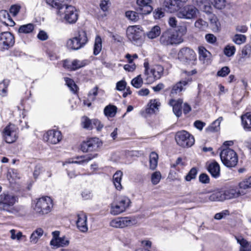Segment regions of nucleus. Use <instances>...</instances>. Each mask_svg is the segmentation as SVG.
<instances>
[{"instance_id": "46", "label": "nucleus", "mask_w": 251, "mask_h": 251, "mask_svg": "<svg viewBox=\"0 0 251 251\" xmlns=\"http://www.w3.org/2000/svg\"><path fill=\"white\" fill-rule=\"evenodd\" d=\"M239 189L245 190L251 188V176L239 183Z\"/></svg>"}, {"instance_id": "45", "label": "nucleus", "mask_w": 251, "mask_h": 251, "mask_svg": "<svg viewBox=\"0 0 251 251\" xmlns=\"http://www.w3.org/2000/svg\"><path fill=\"white\" fill-rule=\"evenodd\" d=\"M222 120V117H219L208 127V130L213 132L218 131L220 129V125Z\"/></svg>"}, {"instance_id": "53", "label": "nucleus", "mask_w": 251, "mask_h": 251, "mask_svg": "<svg viewBox=\"0 0 251 251\" xmlns=\"http://www.w3.org/2000/svg\"><path fill=\"white\" fill-rule=\"evenodd\" d=\"M143 84V79L141 75H138L134 78L131 81V84L136 88H139L142 86Z\"/></svg>"}, {"instance_id": "3", "label": "nucleus", "mask_w": 251, "mask_h": 251, "mask_svg": "<svg viewBox=\"0 0 251 251\" xmlns=\"http://www.w3.org/2000/svg\"><path fill=\"white\" fill-rule=\"evenodd\" d=\"M88 38L86 32L83 30H78L77 34L67 42V47L72 50H78L83 48L87 43Z\"/></svg>"}, {"instance_id": "18", "label": "nucleus", "mask_w": 251, "mask_h": 251, "mask_svg": "<svg viewBox=\"0 0 251 251\" xmlns=\"http://www.w3.org/2000/svg\"><path fill=\"white\" fill-rule=\"evenodd\" d=\"M151 0H137L136 3L138 6V9L142 14H148L150 13L153 9L151 6Z\"/></svg>"}, {"instance_id": "34", "label": "nucleus", "mask_w": 251, "mask_h": 251, "mask_svg": "<svg viewBox=\"0 0 251 251\" xmlns=\"http://www.w3.org/2000/svg\"><path fill=\"white\" fill-rule=\"evenodd\" d=\"M223 190H216L214 191L208 196V200L212 201H224Z\"/></svg>"}, {"instance_id": "17", "label": "nucleus", "mask_w": 251, "mask_h": 251, "mask_svg": "<svg viewBox=\"0 0 251 251\" xmlns=\"http://www.w3.org/2000/svg\"><path fill=\"white\" fill-rule=\"evenodd\" d=\"M71 0H46L48 4L57 10L56 14H61L62 10L70 5L68 3Z\"/></svg>"}, {"instance_id": "42", "label": "nucleus", "mask_w": 251, "mask_h": 251, "mask_svg": "<svg viewBox=\"0 0 251 251\" xmlns=\"http://www.w3.org/2000/svg\"><path fill=\"white\" fill-rule=\"evenodd\" d=\"M93 120H90L89 118L86 116H83L81 118V124L83 128L91 130L93 128V126L92 124Z\"/></svg>"}, {"instance_id": "4", "label": "nucleus", "mask_w": 251, "mask_h": 251, "mask_svg": "<svg viewBox=\"0 0 251 251\" xmlns=\"http://www.w3.org/2000/svg\"><path fill=\"white\" fill-rule=\"evenodd\" d=\"M181 39L174 30L169 29L163 32L160 37V43L164 46H171L182 43Z\"/></svg>"}, {"instance_id": "54", "label": "nucleus", "mask_w": 251, "mask_h": 251, "mask_svg": "<svg viewBox=\"0 0 251 251\" xmlns=\"http://www.w3.org/2000/svg\"><path fill=\"white\" fill-rule=\"evenodd\" d=\"M161 177V174L159 172L156 171L153 173L151 175V182L156 185L159 183Z\"/></svg>"}, {"instance_id": "14", "label": "nucleus", "mask_w": 251, "mask_h": 251, "mask_svg": "<svg viewBox=\"0 0 251 251\" xmlns=\"http://www.w3.org/2000/svg\"><path fill=\"white\" fill-rule=\"evenodd\" d=\"M150 73L152 75L151 77L150 75H147L146 79L149 83H151L156 80L160 79L163 75L164 68L160 65H156L150 70Z\"/></svg>"}, {"instance_id": "23", "label": "nucleus", "mask_w": 251, "mask_h": 251, "mask_svg": "<svg viewBox=\"0 0 251 251\" xmlns=\"http://www.w3.org/2000/svg\"><path fill=\"white\" fill-rule=\"evenodd\" d=\"M241 122L244 129L246 131H251V112L242 115Z\"/></svg>"}, {"instance_id": "28", "label": "nucleus", "mask_w": 251, "mask_h": 251, "mask_svg": "<svg viewBox=\"0 0 251 251\" xmlns=\"http://www.w3.org/2000/svg\"><path fill=\"white\" fill-rule=\"evenodd\" d=\"M182 101L180 100H176L174 99L170 100L169 104L173 107V110L174 114L179 117L182 114L181 112V104Z\"/></svg>"}, {"instance_id": "24", "label": "nucleus", "mask_w": 251, "mask_h": 251, "mask_svg": "<svg viewBox=\"0 0 251 251\" xmlns=\"http://www.w3.org/2000/svg\"><path fill=\"white\" fill-rule=\"evenodd\" d=\"M208 171L212 177L217 178L220 175V167L219 164L216 161L210 163L207 167Z\"/></svg>"}, {"instance_id": "52", "label": "nucleus", "mask_w": 251, "mask_h": 251, "mask_svg": "<svg viewBox=\"0 0 251 251\" xmlns=\"http://www.w3.org/2000/svg\"><path fill=\"white\" fill-rule=\"evenodd\" d=\"M126 17L130 20L134 22L139 19V15L135 11H128L126 12Z\"/></svg>"}, {"instance_id": "20", "label": "nucleus", "mask_w": 251, "mask_h": 251, "mask_svg": "<svg viewBox=\"0 0 251 251\" xmlns=\"http://www.w3.org/2000/svg\"><path fill=\"white\" fill-rule=\"evenodd\" d=\"M245 193L243 190H240L237 188H230L223 190V195L225 197L224 200L236 198L240 196L243 195Z\"/></svg>"}, {"instance_id": "32", "label": "nucleus", "mask_w": 251, "mask_h": 251, "mask_svg": "<svg viewBox=\"0 0 251 251\" xmlns=\"http://www.w3.org/2000/svg\"><path fill=\"white\" fill-rule=\"evenodd\" d=\"M123 176V172L121 171H117L113 175V182L116 189L121 190L122 189L121 180Z\"/></svg>"}, {"instance_id": "37", "label": "nucleus", "mask_w": 251, "mask_h": 251, "mask_svg": "<svg viewBox=\"0 0 251 251\" xmlns=\"http://www.w3.org/2000/svg\"><path fill=\"white\" fill-rule=\"evenodd\" d=\"M158 154L152 151L150 155V168L151 170H154L156 169L158 164Z\"/></svg>"}, {"instance_id": "44", "label": "nucleus", "mask_w": 251, "mask_h": 251, "mask_svg": "<svg viewBox=\"0 0 251 251\" xmlns=\"http://www.w3.org/2000/svg\"><path fill=\"white\" fill-rule=\"evenodd\" d=\"M9 83L8 80H3L0 82V95L2 97H5L7 95Z\"/></svg>"}, {"instance_id": "12", "label": "nucleus", "mask_w": 251, "mask_h": 251, "mask_svg": "<svg viewBox=\"0 0 251 251\" xmlns=\"http://www.w3.org/2000/svg\"><path fill=\"white\" fill-rule=\"evenodd\" d=\"M135 224L134 220L128 217L117 218L112 220L110 223V226L116 228H123Z\"/></svg>"}, {"instance_id": "63", "label": "nucleus", "mask_w": 251, "mask_h": 251, "mask_svg": "<svg viewBox=\"0 0 251 251\" xmlns=\"http://www.w3.org/2000/svg\"><path fill=\"white\" fill-rule=\"evenodd\" d=\"M37 38L41 41L47 40L49 36L46 32L44 30H40L37 35Z\"/></svg>"}, {"instance_id": "64", "label": "nucleus", "mask_w": 251, "mask_h": 251, "mask_svg": "<svg viewBox=\"0 0 251 251\" xmlns=\"http://www.w3.org/2000/svg\"><path fill=\"white\" fill-rule=\"evenodd\" d=\"M199 180L202 183H208L209 182V177L207 174L202 173L199 176Z\"/></svg>"}, {"instance_id": "41", "label": "nucleus", "mask_w": 251, "mask_h": 251, "mask_svg": "<svg viewBox=\"0 0 251 251\" xmlns=\"http://www.w3.org/2000/svg\"><path fill=\"white\" fill-rule=\"evenodd\" d=\"M117 202L120 206L123 207V209L125 211L129 206L131 201L128 197L123 196L119 199Z\"/></svg>"}, {"instance_id": "33", "label": "nucleus", "mask_w": 251, "mask_h": 251, "mask_svg": "<svg viewBox=\"0 0 251 251\" xmlns=\"http://www.w3.org/2000/svg\"><path fill=\"white\" fill-rule=\"evenodd\" d=\"M117 111V107L112 104H109L105 106L103 110L104 115L108 118L115 117Z\"/></svg>"}, {"instance_id": "60", "label": "nucleus", "mask_w": 251, "mask_h": 251, "mask_svg": "<svg viewBox=\"0 0 251 251\" xmlns=\"http://www.w3.org/2000/svg\"><path fill=\"white\" fill-rule=\"evenodd\" d=\"M153 16L155 19H159L164 16V12L162 8H158L154 11Z\"/></svg>"}, {"instance_id": "7", "label": "nucleus", "mask_w": 251, "mask_h": 251, "mask_svg": "<svg viewBox=\"0 0 251 251\" xmlns=\"http://www.w3.org/2000/svg\"><path fill=\"white\" fill-rule=\"evenodd\" d=\"M175 139L177 144L183 148L190 147L195 143L193 136L185 130L177 132L176 133Z\"/></svg>"}, {"instance_id": "1", "label": "nucleus", "mask_w": 251, "mask_h": 251, "mask_svg": "<svg viewBox=\"0 0 251 251\" xmlns=\"http://www.w3.org/2000/svg\"><path fill=\"white\" fill-rule=\"evenodd\" d=\"M177 58L182 63L191 67L196 65L197 61L195 51L187 47L180 50L177 54Z\"/></svg>"}, {"instance_id": "8", "label": "nucleus", "mask_w": 251, "mask_h": 251, "mask_svg": "<svg viewBox=\"0 0 251 251\" xmlns=\"http://www.w3.org/2000/svg\"><path fill=\"white\" fill-rule=\"evenodd\" d=\"M18 201V198L11 192H4L0 195V206L4 210L9 211Z\"/></svg>"}, {"instance_id": "59", "label": "nucleus", "mask_w": 251, "mask_h": 251, "mask_svg": "<svg viewBox=\"0 0 251 251\" xmlns=\"http://www.w3.org/2000/svg\"><path fill=\"white\" fill-rule=\"evenodd\" d=\"M195 26L199 29H203L207 27V23L201 19H200L195 22Z\"/></svg>"}, {"instance_id": "29", "label": "nucleus", "mask_w": 251, "mask_h": 251, "mask_svg": "<svg viewBox=\"0 0 251 251\" xmlns=\"http://www.w3.org/2000/svg\"><path fill=\"white\" fill-rule=\"evenodd\" d=\"M238 244H240L239 251H251V243L242 236H235Z\"/></svg>"}, {"instance_id": "22", "label": "nucleus", "mask_w": 251, "mask_h": 251, "mask_svg": "<svg viewBox=\"0 0 251 251\" xmlns=\"http://www.w3.org/2000/svg\"><path fill=\"white\" fill-rule=\"evenodd\" d=\"M98 156V154L96 153H89L85 155L78 156L75 158L76 160L73 161L72 163L83 165L87 164L90 161L97 157Z\"/></svg>"}, {"instance_id": "38", "label": "nucleus", "mask_w": 251, "mask_h": 251, "mask_svg": "<svg viewBox=\"0 0 251 251\" xmlns=\"http://www.w3.org/2000/svg\"><path fill=\"white\" fill-rule=\"evenodd\" d=\"M161 33L160 28L159 26L155 25L152 27L151 29L147 32V36L149 39H154L158 37Z\"/></svg>"}, {"instance_id": "19", "label": "nucleus", "mask_w": 251, "mask_h": 251, "mask_svg": "<svg viewBox=\"0 0 251 251\" xmlns=\"http://www.w3.org/2000/svg\"><path fill=\"white\" fill-rule=\"evenodd\" d=\"M88 63L87 60H74L72 62L65 60L63 63V67L72 70H75L86 65Z\"/></svg>"}, {"instance_id": "9", "label": "nucleus", "mask_w": 251, "mask_h": 251, "mask_svg": "<svg viewBox=\"0 0 251 251\" xmlns=\"http://www.w3.org/2000/svg\"><path fill=\"white\" fill-rule=\"evenodd\" d=\"M15 44L14 35L6 31L0 33V50L5 51L12 48Z\"/></svg>"}, {"instance_id": "57", "label": "nucleus", "mask_w": 251, "mask_h": 251, "mask_svg": "<svg viewBox=\"0 0 251 251\" xmlns=\"http://www.w3.org/2000/svg\"><path fill=\"white\" fill-rule=\"evenodd\" d=\"M211 25L213 30L218 31L220 30L221 25L216 18L211 20Z\"/></svg>"}, {"instance_id": "16", "label": "nucleus", "mask_w": 251, "mask_h": 251, "mask_svg": "<svg viewBox=\"0 0 251 251\" xmlns=\"http://www.w3.org/2000/svg\"><path fill=\"white\" fill-rule=\"evenodd\" d=\"M142 30L139 25L129 26L126 30L127 36L129 40L136 41L141 37Z\"/></svg>"}, {"instance_id": "49", "label": "nucleus", "mask_w": 251, "mask_h": 251, "mask_svg": "<svg viewBox=\"0 0 251 251\" xmlns=\"http://www.w3.org/2000/svg\"><path fill=\"white\" fill-rule=\"evenodd\" d=\"M236 49L234 46L227 45L224 49L225 54L228 56L230 57L233 55L235 52Z\"/></svg>"}, {"instance_id": "11", "label": "nucleus", "mask_w": 251, "mask_h": 251, "mask_svg": "<svg viewBox=\"0 0 251 251\" xmlns=\"http://www.w3.org/2000/svg\"><path fill=\"white\" fill-rule=\"evenodd\" d=\"M3 137L7 143L15 142L18 138L16 128L14 125L10 124L6 126L3 131Z\"/></svg>"}, {"instance_id": "47", "label": "nucleus", "mask_w": 251, "mask_h": 251, "mask_svg": "<svg viewBox=\"0 0 251 251\" xmlns=\"http://www.w3.org/2000/svg\"><path fill=\"white\" fill-rule=\"evenodd\" d=\"M246 40V36L243 34H235L233 37L232 41L237 45L244 43Z\"/></svg>"}, {"instance_id": "36", "label": "nucleus", "mask_w": 251, "mask_h": 251, "mask_svg": "<svg viewBox=\"0 0 251 251\" xmlns=\"http://www.w3.org/2000/svg\"><path fill=\"white\" fill-rule=\"evenodd\" d=\"M160 105V103L158 100L156 99L151 100L148 104L149 107L147 109V112L150 114L156 112L158 111Z\"/></svg>"}, {"instance_id": "13", "label": "nucleus", "mask_w": 251, "mask_h": 251, "mask_svg": "<svg viewBox=\"0 0 251 251\" xmlns=\"http://www.w3.org/2000/svg\"><path fill=\"white\" fill-rule=\"evenodd\" d=\"M197 9L191 5H186L180 9L177 13V17L179 18L191 19L196 15Z\"/></svg>"}, {"instance_id": "6", "label": "nucleus", "mask_w": 251, "mask_h": 251, "mask_svg": "<svg viewBox=\"0 0 251 251\" xmlns=\"http://www.w3.org/2000/svg\"><path fill=\"white\" fill-rule=\"evenodd\" d=\"M52 206V200L50 197L46 196L38 200L34 209L36 213L44 215L50 212Z\"/></svg>"}, {"instance_id": "31", "label": "nucleus", "mask_w": 251, "mask_h": 251, "mask_svg": "<svg viewBox=\"0 0 251 251\" xmlns=\"http://www.w3.org/2000/svg\"><path fill=\"white\" fill-rule=\"evenodd\" d=\"M69 244V240L65 236L52 239L50 242L51 245L56 248L68 246Z\"/></svg>"}, {"instance_id": "40", "label": "nucleus", "mask_w": 251, "mask_h": 251, "mask_svg": "<svg viewBox=\"0 0 251 251\" xmlns=\"http://www.w3.org/2000/svg\"><path fill=\"white\" fill-rule=\"evenodd\" d=\"M123 207L120 206L117 202L111 203L110 206V213L113 215H119L125 211L123 209Z\"/></svg>"}, {"instance_id": "51", "label": "nucleus", "mask_w": 251, "mask_h": 251, "mask_svg": "<svg viewBox=\"0 0 251 251\" xmlns=\"http://www.w3.org/2000/svg\"><path fill=\"white\" fill-rule=\"evenodd\" d=\"M198 173L197 169L196 168H192L185 176V180L190 181L192 179H195Z\"/></svg>"}, {"instance_id": "10", "label": "nucleus", "mask_w": 251, "mask_h": 251, "mask_svg": "<svg viewBox=\"0 0 251 251\" xmlns=\"http://www.w3.org/2000/svg\"><path fill=\"white\" fill-rule=\"evenodd\" d=\"M101 145L102 142L98 138H92L82 143L81 150L83 152L96 151Z\"/></svg>"}, {"instance_id": "26", "label": "nucleus", "mask_w": 251, "mask_h": 251, "mask_svg": "<svg viewBox=\"0 0 251 251\" xmlns=\"http://www.w3.org/2000/svg\"><path fill=\"white\" fill-rule=\"evenodd\" d=\"M163 5L171 13H173L178 10L180 8V5L176 0H165Z\"/></svg>"}, {"instance_id": "48", "label": "nucleus", "mask_w": 251, "mask_h": 251, "mask_svg": "<svg viewBox=\"0 0 251 251\" xmlns=\"http://www.w3.org/2000/svg\"><path fill=\"white\" fill-rule=\"evenodd\" d=\"M216 8L222 9L226 5V0H208Z\"/></svg>"}, {"instance_id": "58", "label": "nucleus", "mask_w": 251, "mask_h": 251, "mask_svg": "<svg viewBox=\"0 0 251 251\" xmlns=\"http://www.w3.org/2000/svg\"><path fill=\"white\" fill-rule=\"evenodd\" d=\"M16 230L13 229L10 230L11 238L12 240L17 239V240H20L23 236L22 233L21 231H18L16 233Z\"/></svg>"}, {"instance_id": "30", "label": "nucleus", "mask_w": 251, "mask_h": 251, "mask_svg": "<svg viewBox=\"0 0 251 251\" xmlns=\"http://www.w3.org/2000/svg\"><path fill=\"white\" fill-rule=\"evenodd\" d=\"M188 83V80H181L176 84L172 88L170 96L172 97L175 95L180 93L183 89V87Z\"/></svg>"}, {"instance_id": "21", "label": "nucleus", "mask_w": 251, "mask_h": 251, "mask_svg": "<svg viewBox=\"0 0 251 251\" xmlns=\"http://www.w3.org/2000/svg\"><path fill=\"white\" fill-rule=\"evenodd\" d=\"M76 226L81 232H85L88 230L87 216L84 213L80 212L77 214Z\"/></svg>"}, {"instance_id": "15", "label": "nucleus", "mask_w": 251, "mask_h": 251, "mask_svg": "<svg viewBox=\"0 0 251 251\" xmlns=\"http://www.w3.org/2000/svg\"><path fill=\"white\" fill-rule=\"evenodd\" d=\"M62 139L60 131L50 130L44 135V140L51 144H56Z\"/></svg>"}, {"instance_id": "43", "label": "nucleus", "mask_w": 251, "mask_h": 251, "mask_svg": "<svg viewBox=\"0 0 251 251\" xmlns=\"http://www.w3.org/2000/svg\"><path fill=\"white\" fill-rule=\"evenodd\" d=\"M34 29V25L32 24H28L21 25L19 28V32L25 34L30 33Z\"/></svg>"}, {"instance_id": "39", "label": "nucleus", "mask_w": 251, "mask_h": 251, "mask_svg": "<svg viewBox=\"0 0 251 251\" xmlns=\"http://www.w3.org/2000/svg\"><path fill=\"white\" fill-rule=\"evenodd\" d=\"M102 49V40L100 36H97L95 40L93 53L95 55L99 54Z\"/></svg>"}, {"instance_id": "25", "label": "nucleus", "mask_w": 251, "mask_h": 251, "mask_svg": "<svg viewBox=\"0 0 251 251\" xmlns=\"http://www.w3.org/2000/svg\"><path fill=\"white\" fill-rule=\"evenodd\" d=\"M0 20L2 23L8 26H12L15 24L6 10L0 11Z\"/></svg>"}, {"instance_id": "62", "label": "nucleus", "mask_w": 251, "mask_h": 251, "mask_svg": "<svg viewBox=\"0 0 251 251\" xmlns=\"http://www.w3.org/2000/svg\"><path fill=\"white\" fill-rule=\"evenodd\" d=\"M206 41L210 44H214L216 41V37L213 34H207L205 36Z\"/></svg>"}, {"instance_id": "61", "label": "nucleus", "mask_w": 251, "mask_h": 251, "mask_svg": "<svg viewBox=\"0 0 251 251\" xmlns=\"http://www.w3.org/2000/svg\"><path fill=\"white\" fill-rule=\"evenodd\" d=\"M109 0H100V9L104 12L107 11Z\"/></svg>"}, {"instance_id": "56", "label": "nucleus", "mask_w": 251, "mask_h": 251, "mask_svg": "<svg viewBox=\"0 0 251 251\" xmlns=\"http://www.w3.org/2000/svg\"><path fill=\"white\" fill-rule=\"evenodd\" d=\"M230 73V69L227 66L223 67L217 72V75L221 77H225L228 75Z\"/></svg>"}, {"instance_id": "2", "label": "nucleus", "mask_w": 251, "mask_h": 251, "mask_svg": "<svg viewBox=\"0 0 251 251\" xmlns=\"http://www.w3.org/2000/svg\"><path fill=\"white\" fill-rule=\"evenodd\" d=\"M220 155L223 164L226 167H234L238 163V158L236 152L229 148L222 150Z\"/></svg>"}, {"instance_id": "27", "label": "nucleus", "mask_w": 251, "mask_h": 251, "mask_svg": "<svg viewBox=\"0 0 251 251\" xmlns=\"http://www.w3.org/2000/svg\"><path fill=\"white\" fill-rule=\"evenodd\" d=\"M199 59L203 64L208 63L210 59L211 53L203 47L199 48Z\"/></svg>"}, {"instance_id": "35", "label": "nucleus", "mask_w": 251, "mask_h": 251, "mask_svg": "<svg viewBox=\"0 0 251 251\" xmlns=\"http://www.w3.org/2000/svg\"><path fill=\"white\" fill-rule=\"evenodd\" d=\"M43 230L41 228H37L30 235V242L32 244H36L43 235Z\"/></svg>"}, {"instance_id": "55", "label": "nucleus", "mask_w": 251, "mask_h": 251, "mask_svg": "<svg viewBox=\"0 0 251 251\" xmlns=\"http://www.w3.org/2000/svg\"><path fill=\"white\" fill-rule=\"evenodd\" d=\"M177 33V34L180 37L181 39H183L182 37L186 34L187 27L185 25L178 26L177 29L175 30Z\"/></svg>"}, {"instance_id": "5", "label": "nucleus", "mask_w": 251, "mask_h": 251, "mask_svg": "<svg viewBox=\"0 0 251 251\" xmlns=\"http://www.w3.org/2000/svg\"><path fill=\"white\" fill-rule=\"evenodd\" d=\"M62 21L69 24H73L76 22L78 18V13L75 7L70 5L62 10L61 14H57Z\"/></svg>"}, {"instance_id": "50", "label": "nucleus", "mask_w": 251, "mask_h": 251, "mask_svg": "<svg viewBox=\"0 0 251 251\" xmlns=\"http://www.w3.org/2000/svg\"><path fill=\"white\" fill-rule=\"evenodd\" d=\"M66 85L69 87L70 90L73 93H75L77 91V86L73 80L69 78H65Z\"/></svg>"}]
</instances>
